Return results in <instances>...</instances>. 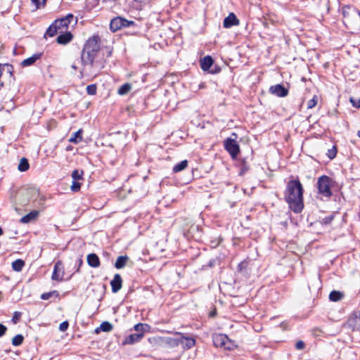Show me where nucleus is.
<instances>
[{
  "label": "nucleus",
  "instance_id": "1",
  "mask_svg": "<svg viewBox=\"0 0 360 360\" xmlns=\"http://www.w3.org/2000/svg\"><path fill=\"white\" fill-rule=\"evenodd\" d=\"M303 192L302 185L298 179L288 182L284 198L290 209L295 213L301 212L304 208Z\"/></svg>",
  "mask_w": 360,
  "mask_h": 360
},
{
  "label": "nucleus",
  "instance_id": "2",
  "mask_svg": "<svg viewBox=\"0 0 360 360\" xmlns=\"http://www.w3.org/2000/svg\"><path fill=\"white\" fill-rule=\"evenodd\" d=\"M333 180L326 175H322L318 179L316 187L319 194L326 198H330L333 195L331 186Z\"/></svg>",
  "mask_w": 360,
  "mask_h": 360
},
{
  "label": "nucleus",
  "instance_id": "3",
  "mask_svg": "<svg viewBox=\"0 0 360 360\" xmlns=\"http://www.w3.org/2000/svg\"><path fill=\"white\" fill-rule=\"evenodd\" d=\"M98 53V52H91L89 51L84 50L82 51L81 60L82 65H84V68L80 72L82 75L88 66H90L91 68H100L98 65L97 61L95 60Z\"/></svg>",
  "mask_w": 360,
  "mask_h": 360
},
{
  "label": "nucleus",
  "instance_id": "4",
  "mask_svg": "<svg viewBox=\"0 0 360 360\" xmlns=\"http://www.w3.org/2000/svg\"><path fill=\"white\" fill-rule=\"evenodd\" d=\"M213 344L217 347H222L225 349H231L234 344L229 340L227 335L224 334H215L212 337Z\"/></svg>",
  "mask_w": 360,
  "mask_h": 360
},
{
  "label": "nucleus",
  "instance_id": "5",
  "mask_svg": "<svg viewBox=\"0 0 360 360\" xmlns=\"http://www.w3.org/2000/svg\"><path fill=\"white\" fill-rule=\"evenodd\" d=\"M134 25V21L128 20L124 18L117 16L111 20L110 29L112 32H115L122 28L128 27Z\"/></svg>",
  "mask_w": 360,
  "mask_h": 360
},
{
  "label": "nucleus",
  "instance_id": "6",
  "mask_svg": "<svg viewBox=\"0 0 360 360\" xmlns=\"http://www.w3.org/2000/svg\"><path fill=\"white\" fill-rule=\"evenodd\" d=\"M224 146L233 159L237 158L240 152V146L234 139L227 138L224 141Z\"/></svg>",
  "mask_w": 360,
  "mask_h": 360
},
{
  "label": "nucleus",
  "instance_id": "7",
  "mask_svg": "<svg viewBox=\"0 0 360 360\" xmlns=\"http://www.w3.org/2000/svg\"><path fill=\"white\" fill-rule=\"evenodd\" d=\"M100 38L98 36H93L89 38V40L84 44L83 50L89 51L91 52H99L100 45H99Z\"/></svg>",
  "mask_w": 360,
  "mask_h": 360
},
{
  "label": "nucleus",
  "instance_id": "8",
  "mask_svg": "<svg viewBox=\"0 0 360 360\" xmlns=\"http://www.w3.org/2000/svg\"><path fill=\"white\" fill-rule=\"evenodd\" d=\"M63 264L60 260H58L54 264V269L51 276V278L54 281H61L63 279Z\"/></svg>",
  "mask_w": 360,
  "mask_h": 360
},
{
  "label": "nucleus",
  "instance_id": "9",
  "mask_svg": "<svg viewBox=\"0 0 360 360\" xmlns=\"http://www.w3.org/2000/svg\"><path fill=\"white\" fill-rule=\"evenodd\" d=\"M269 92L278 97H285L288 94V89L283 84H278L271 86L269 88Z\"/></svg>",
  "mask_w": 360,
  "mask_h": 360
},
{
  "label": "nucleus",
  "instance_id": "10",
  "mask_svg": "<svg viewBox=\"0 0 360 360\" xmlns=\"http://www.w3.org/2000/svg\"><path fill=\"white\" fill-rule=\"evenodd\" d=\"M240 23L239 20L233 13H230L229 15L224 18L223 25L225 28H230L233 26L238 25Z\"/></svg>",
  "mask_w": 360,
  "mask_h": 360
},
{
  "label": "nucleus",
  "instance_id": "11",
  "mask_svg": "<svg viewBox=\"0 0 360 360\" xmlns=\"http://www.w3.org/2000/svg\"><path fill=\"white\" fill-rule=\"evenodd\" d=\"M110 285L113 293L117 292L122 288V279L119 274L114 276L113 279L110 281Z\"/></svg>",
  "mask_w": 360,
  "mask_h": 360
},
{
  "label": "nucleus",
  "instance_id": "12",
  "mask_svg": "<svg viewBox=\"0 0 360 360\" xmlns=\"http://www.w3.org/2000/svg\"><path fill=\"white\" fill-rule=\"evenodd\" d=\"M347 325L352 330H360V319L358 317L357 314H353L349 318Z\"/></svg>",
  "mask_w": 360,
  "mask_h": 360
},
{
  "label": "nucleus",
  "instance_id": "13",
  "mask_svg": "<svg viewBox=\"0 0 360 360\" xmlns=\"http://www.w3.org/2000/svg\"><path fill=\"white\" fill-rule=\"evenodd\" d=\"M143 333L131 334L126 338L125 340L124 341V344L132 345L136 342H139L143 338Z\"/></svg>",
  "mask_w": 360,
  "mask_h": 360
},
{
  "label": "nucleus",
  "instance_id": "14",
  "mask_svg": "<svg viewBox=\"0 0 360 360\" xmlns=\"http://www.w3.org/2000/svg\"><path fill=\"white\" fill-rule=\"evenodd\" d=\"M88 264L93 267L97 268L100 266V259L98 255L95 253H90L86 257Z\"/></svg>",
  "mask_w": 360,
  "mask_h": 360
},
{
  "label": "nucleus",
  "instance_id": "15",
  "mask_svg": "<svg viewBox=\"0 0 360 360\" xmlns=\"http://www.w3.org/2000/svg\"><path fill=\"white\" fill-rule=\"evenodd\" d=\"M54 22L57 28L58 29V31L60 33L63 32L64 30H66L69 25L70 24V20H68V19L63 18L60 19L56 20Z\"/></svg>",
  "mask_w": 360,
  "mask_h": 360
},
{
  "label": "nucleus",
  "instance_id": "16",
  "mask_svg": "<svg viewBox=\"0 0 360 360\" xmlns=\"http://www.w3.org/2000/svg\"><path fill=\"white\" fill-rule=\"evenodd\" d=\"M39 215V212L37 210H33L27 214L26 215L23 216L20 219V221L22 224H27L31 222L32 221H34L37 219V217Z\"/></svg>",
  "mask_w": 360,
  "mask_h": 360
},
{
  "label": "nucleus",
  "instance_id": "17",
  "mask_svg": "<svg viewBox=\"0 0 360 360\" xmlns=\"http://www.w3.org/2000/svg\"><path fill=\"white\" fill-rule=\"evenodd\" d=\"M214 63V60L210 56H207L204 57L200 60V67L202 70L207 71L212 67Z\"/></svg>",
  "mask_w": 360,
  "mask_h": 360
},
{
  "label": "nucleus",
  "instance_id": "18",
  "mask_svg": "<svg viewBox=\"0 0 360 360\" xmlns=\"http://www.w3.org/2000/svg\"><path fill=\"white\" fill-rule=\"evenodd\" d=\"M42 53H34L31 57H29L21 62L22 67H27L33 65L41 56Z\"/></svg>",
  "mask_w": 360,
  "mask_h": 360
},
{
  "label": "nucleus",
  "instance_id": "19",
  "mask_svg": "<svg viewBox=\"0 0 360 360\" xmlns=\"http://www.w3.org/2000/svg\"><path fill=\"white\" fill-rule=\"evenodd\" d=\"M72 39V34L70 32H65L64 34H60L57 37V42L60 44H66L70 42Z\"/></svg>",
  "mask_w": 360,
  "mask_h": 360
},
{
  "label": "nucleus",
  "instance_id": "20",
  "mask_svg": "<svg viewBox=\"0 0 360 360\" xmlns=\"http://www.w3.org/2000/svg\"><path fill=\"white\" fill-rule=\"evenodd\" d=\"M128 259L127 256L118 257L115 262V267L118 269L123 268L126 265Z\"/></svg>",
  "mask_w": 360,
  "mask_h": 360
},
{
  "label": "nucleus",
  "instance_id": "21",
  "mask_svg": "<svg viewBox=\"0 0 360 360\" xmlns=\"http://www.w3.org/2000/svg\"><path fill=\"white\" fill-rule=\"evenodd\" d=\"M187 167H188V161L186 160H182L180 162H179L178 164L175 165L173 167L172 171L174 173H177V172L183 171Z\"/></svg>",
  "mask_w": 360,
  "mask_h": 360
},
{
  "label": "nucleus",
  "instance_id": "22",
  "mask_svg": "<svg viewBox=\"0 0 360 360\" xmlns=\"http://www.w3.org/2000/svg\"><path fill=\"white\" fill-rule=\"evenodd\" d=\"M25 266V262L21 259H18L12 262V268L14 271H21Z\"/></svg>",
  "mask_w": 360,
  "mask_h": 360
},
{
  "label": "nucleus",
  "instance_id": "23",
  "mask_svg": "<svg viewBox=\"0 0 360 360\" xmlns=\"http://www.w3.org/2000/svg\"><path fill=\"white\" fill-rule=\"evenodd\" d=\"M131 89V84L129 83H125L122 84L117 90V93L120 96L127 94Z\"/></svg>",
  "mask_w": 360,
  "mask_h": 360
},
{
  "label": "nucleus",
  "instance_id": "24",
  "mask_svg": "<svg viewBox=\"0 0 360 360\" xmlns=\"http://www.w3.org/2000/svg\"><path fill=\"white\" fill-rule=\"evenodd\" d=\"M112 325L108 321H104L100 325L99 328L96 329L95 331L96 333H98L100 330L104 332H110L112 330Z\"/></svg>",
  "mask_w": 360,
  "mask_h": 360
},
{
  "label": "nucleus",
  "instance_id": "25",
  "mask_svg": "<svg viewBox=\"0 0 360 360\" xmlns=\"http://www.w3.org/2000/svg\"><path fill=\"white\" fill-rule=\"evenodd\" d=\"M82 130L79 129L77 131L74 133L73 136L69 139L70 142L77 143L82 140Z\"/></svg>",
  "mask_w": 360,
  "mask_h": 360
},
{
  "label": "nucleus",
  "instance_id": "26",
  "mask_svg": "<svg viewBox=\"0 0 360 360\" xmlns=\"http://www.w3.org/2000/svg\"><path fill=\"white\" fill-rule=\"evenodd\" d=\"M343 297L342 293L340 291L333 290L329 295L330 300L333 302H338Z\"/></svg>",
  "mask_w": 360,
  "mask_h": 360
},
{
  "label": "nucleus",
  "instance_id": "27",
  "mask_svg": "<svg viewBox=\"0 0 360 360\" xmlns=\"http://www.w3.org/2000/svg\"><path fill=\"white\" fill-rule=\"evenodd\" d=\"M29 167L30 165L27 160L25 158H22L18 165V169L20 172H25L29 169Z\"/></svg>",
  "mask_w": 360,
  "mask_h": 360
},
{
  "label": "nucleus",
  "instance_id": "28",
  "mask_svg": "<svg viewBox=\"0 0 360 360\" xmlns=\"http://www.w3.org/2000/svg\"><path fill=\"white\" fill-rule=\"evenodd\" d=\"M46 1H31L30 2V10L31 11H35L38 8L44 7Z\"/></svg>",
  "mask_w": 360,
  "mask_h": 360
},
{
  "label": "nucleus",
  "instance_id": "29",
  "mask_svg": "<svg viewBox=\"0 0 360 360\" xmlns=\"http://www.w3.org/2000/svg\"><path fill=\"white\" fill-rule=\"evenodd\" d=\"M58 32H59L58 29L57 28L56 25H55V22H53L47 29L46 34L49 35V37H53L55 34H57Z\"/></svg>",
  "mask_w": 360,
  "mask_h": 360
},
{
  "label": "nucleus",
  "instance_id": "30",
  "mask_svg": "<svg viewBox=\"0 0 360 360\" xmlns=\"http://www.w3.org/2000/svg\"><path fill=\"white\" fill-rule=\"evenodd\" d=\"M184 347L187 349H190L195 345V340L192 338H185L184 337V340L182 341Z\"/></svg>",
  "mask_w": 360,
  "mask_h": 360
},
{
  "label": "nucleus",
  "instance_id": "31",
  "mask_svg": "<svg viewBox=\"0 0 360 360\" xmlns=\"http://www.w3.org/2000/svg\"><path fill=\"white\" fill-rule=\"evenodd\" d=\"M58 296H59L58 292L57 290H53V291H51L49 292H45V293L41 294V299L44 300H49V298H51V297H57Z\"/></svg>",
  "mask_w": 360,
  "mask_h": 360
},
{
  "label": "nucleus",
  "instance_id": "32",
  "mask_svg": "<svg viewBox=\"0 0 360 360\" xmlns=\"http://www.w3.org/2000/svg\"><path fill=\"white\" fill-rule=\"evenodd\" d=\"M24 340V337L20 335H16L13 339H12V344L14 346H20L22 344Z\"/></svg>",
  "mask_w": 360,
  "mask_h": 360
},
{
  "label": "nucleus",
  "instance_id": "33",
  "mask_svg": "<svg viewBox=\"0 0 360 360\" xmlns=\"http://www.w3.org/2000/svg\"><path fill=\"white\" fill-rule=\"evenodd\" d=\"M96 90L97 87L96 84H90L86 86V92L89 95H95Z\"/></svg>",
  "mask_w": 360,
  "mask_h": 360
},
{
  "label": "nucleus",
  "instance_id": "34",
  "mask_svg": "<svg viewBox=\"0 0 360 360\" xmlns=\"http://www.w3.org/2000/svg\"><path fill=\"white\" fill-rule=\"evenodd\" d=\"M317 102H318V97L316 96H314V97L307 102V108L309 109L313 108L314 107L316 106V105L317 104Z\"/></svg>",
  "mask_w": 360,
  "mask_h": 360
},
{
  "label": "nucleus",
  "instance_id": "35",
  "mask_svg": "<svg viewBox=\"0 0 360 360\" xmlns=\"http://www.w3.org/2000/svg\"><path fill=\"white\" fill-rule=\"evenodd\" d=\"M83 174V172H79L78 170L75 169L72 173V178L74 181H78L79 179H82V176Z\"/></svg>",
  "mask_w": 360,
  "mask_h": 360
},
{
  "label": "nucleus",
  "instance_id": "36",
  "mask_svg": "<svg viewBox=\"0 0 360 360\" xmlns=\"http://www.w3.org/2000/svg\"><path fill=\"white\" fill-rule=\"evenodd\" d=\"M145 327H148V325L143 323H137L134 326V329L138 333H143Z\"/></svg>",
  "mask_w": 360,
  "mask_h": 360
},
{
  "label": "nucleus",
  "instance_id": "37",
  "mask_svg": "<svg viewBox=\"0 0 360 360\" xmlns=\"http://www.w3.org/2000/svg\"><path fill=\"white\" fill-rule=\"evenodd\" d=\"M81 188V184L77 182V181H72V186H71V190L74 192H77L80 190Z\"/></svg>",
  "mask_w": 360,
  "mask_h": 360
},
{
  "label": "nucleus",
  "instance_id": "38",
  "mask_svg": "<svg viewBox=\"0 0 360 360\" xmlns=\"http://www.w3.org/2000/svg\"><path fill=\"white\" fill-rule=\"evenodd\" d=\"M337 150L335 146H333L331 149H329L327 153L328 157L330 159H333L336 156Z\"/></svg>",
  "mask_w": 360,
  "mask_h": 360
},
{
  "label": "nucleus",
  "instance_id": "39",
  "mask_svg": "<svg viewBox=\"0 0 360 360\" xmlns=\"http://www.w3.org/2000/svg\"><path fill=\"white\" fill-rule=\"evenodd\" d=\"M68 326H69V323L68 321H65L63 322H62L60 325H59V330L62 332H65V330H67V329L68 328Z\"/></svg>",
  "mask_w": 360,
  "mask_h": 360
},
{
  "label": "nucleus",
  "instance_id": "40",
  "mask_svg": "<svg viewBox=\"0 0 360 360\" xmlns=\"http://www.w3.org/2000/svg\"><path fill=\"white\" fill-rule=\"evenodd\" d=\"M20 316L21 313L19 311H15L12 318V321L13 323H17L19 321Z\"/></svg>",
  "mask_w": 360,
  "mask_h": 360
},
{
  "label": "nucleus",
  "instance_id": "41",
  "mask_svg": "<svg viewBox=\"0 0 360 360\" xmlns=\"http://www.w3.org/2000/svg\"><path fill=\"white\" fill-rule=\"evenodd\" d=\"M350 102L352 103V105L354 107L360 108V98L355 99V98H351Z\"/></svg>",
  "mask_w": 360,
  "mask_h": 360
},
{
  "label": "nucleus",
  "instance_id": "42",
  "mask_svg": "<svg viewBox=\"0 0 360 360\" xmlns=\"http://www.w3.org/2000/svg\"><path fill=\"white\" fill-rule=\"evenodd\" d=\"M304 347H305V343L302 340L297 342L295 344V348L297 349L301 350V349H303Z\"/></svg>",
  "mask_w": 360,
  "mask_h": 360
},
{
  "label": "nucleus",
  "instance_id": "43",
  "mask_svg": "<svg viewBox=\"0 0 360 360\" xmlns=\"http://www.w3.org/2000/svg\"><path fill=\"white\" fill-rule=\"evenodd\" d=\"M249 169V166L245 163V162H243L242 164V166H241V169H240V174H245L247 171H248Z\"/></svg>",
  "mask_w": 360,
  "mask_h": 360
},
{
  "label": "nucleus",
  "instance_id": "44",
  "mask_svg": "<svg viewBox=\"0 0 360 360\" xmlns=\"http://www.w3.org/2000/svg\"><path fill=\"white\" fill-rule=\"evenodd\" d=\"M82 264H83V261H82V258L81 257L77 258L76 260V264H75L76 265L77 264V268L75 272H79V268L81 267Z\"/></svg>",
  "mask_w": 360,
  "mask_h": 360
},
{
  "label": "nucleus",
  "instance_id": "45",
  "mask_svg": "<svg viewBox=\"0 0 360 360\" xmlns=\"http://www.w3.org/2000/svg\"><path fill=\"white\" fill-rule=\"evenodd\" d=\"M7 328L2 323H0V338L2 337L6 332Z\"/></svg>",
  "mask_w": 360,
  "mask_h": 360
},
{
  "label": "nucleus",
  "instance_id": "46",
  "mask_svg": "<svg viewBox=\"0 0 360 360\" xmlns=\"http://www.w3.org/2000/svg\"><path fill=\"white\" fill-rule=\"evenodd\" d=\"M347 9H349V6H344L343 7V11H342V13H343V15L345 17L347 13V11H346Z\"/></svg>",
  "mask_w": 360,
  "mask_h": 360
},
{
  "label": "nucleus",
  "instance_id": "47",
  "mask_svg": "<svg viewBox=\"0 0 360 360\" xmlns=\"http://www.w3.org/2000/svg\"><path fill=\"white\" fill-rule=\"evenodd\" d=\"M63 18H66V19H68V20H70L71 22V20L73 18V15L72 14H68V15H66Z\"/></svg>",
  "mask_w": 360,
  "mask_h": 360
},
{
  "label": "nucleus",
  "instance_id": "48",
  "mask_svg": "<svg viewBox=\"0 0 360 360\" xmlns=\"http://www.w3.org/2000/svg\"><path fill=\"white\" fill-rule=\"evenodd\" d=\"M216 314H217L216 311H215V310H214V311H211V312L210 313V316H211V317H214V316L216 315Z\"/></svg>",
  "mask_w": 360,
  "mask_h": 360
},
{
  "label": "nucleus",
  "instance_id": "49",
  "mask_svg": "<svg viewBox=\"0 0 360 360\" xmlns=\"http://www.w3.org/2000/svg\"><path fill=\"white\" fill-rule=\"evenodd\" d=\"M72 68L75 70L77 68V67L75 64L72 65Z\"/></svg>",
  "mask_w": 360,
  "mask_h": 360
},
{
  "label": "nucleus",
  "instance_id": "50",
  "mask_svg": "<svg viewBox=\"0 0 360 360\" xmlns=\"http://www.w3.org/2000/svg\"><path fill=\"white\" fill-rule=\"evenodd\" d=\"M3 229L0 227V236L3 234Z\"/></svg>",
  "mask_w": 360,
  "mask_h": 360
},
{
  "label": "nucleus",
  "instance_id": "51",
  "mask_svg": "<svg viewBox=\"0 0 360 360\" xmlns=\"http://www.w3.org/2000/svg\"><path fill=\"white\" fill-rule=\"evenodd\" d=\"M357 135L359 137H360V130L358 131Z\"/></svg>",
  "mask_w": 360,
  "mask_h": 360
},
{
  "label": "nucleus",
  "instance_id": "52",
  "mask_svg": "<svg viewBox=\"0 0 360 360\" xmlns=\"http://www.w3.org/2000/svg\"><path fill=\"white\" fill-rule=\"evenodd\" d=\"M358 317L360 319V311L357 314Z\"/></svg>",
  "mask_w": 360,
  "mask_h": 360
},
{
  "label": "nucleus",
  "instance_id": "53",
  "mask_svg": "<svg viewBox=\"0 0 360 360\" xmlns=\"http://www.w3.org/2000/svg\"><path fill=\"white\" fill-rule=\"evenodd\" d=\"M211 72H212V73H215L216 72H215V71L212 70V71H211Z\"/></svg>",
  "mask_w": 360,
  "mask_h": 360
}]
</instances>
